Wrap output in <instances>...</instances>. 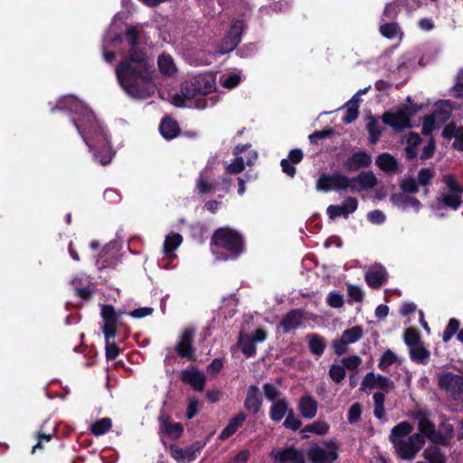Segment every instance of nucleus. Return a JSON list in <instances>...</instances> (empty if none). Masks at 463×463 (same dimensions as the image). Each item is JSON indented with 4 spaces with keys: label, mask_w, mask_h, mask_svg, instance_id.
Masks as SVG:
<instances>
[{
    "label": "nucleus",
    "mask_w": 463,
    "mask_h": 463,
    "mask_svg": "<svg viewBox=\"0 0 463 463\" xmlns=\"http://www.w3.org/2000/svg\"><path fill=\"white\" fill-rule=\"evenodd\" d=\"M397 359V356L391 350H387L382 355L378 366L382 370L387 369L390 365H392Z\"/></svg>",
    "instance_id": "5fc2aeb1"
},
{
    "label": "nucleus",
    "mask_w": 463,
    "mask_h": 463,
    "mask_svg": "<svg viewBox=\"0 0 463 463\" xmlns=\"http://www.w3.org/2000/svg\"><path fill=\"white\" fill-rule=\"evenodd\" d=\"M442 180L446 185L447 191L439 195L433 208L439 210L443 207H449L453 210H457L462 203L461 195L463 194V186L457 182L455 176L452 175H445Z\"/></svg>",
    "instance_id": "423d86ee"
},
{
    "label": "nucleus",
    "mask_w": 463,
    "mask_h": 463,
    "mask_svg": "<svg viewBox=\"0 0 463 463\" xmlns=\"http://www.w3.org/2000/svg\"><path fill=\"white\" fill-rule=\"evenodd\" d=\"M439 387L448 398L457 400L463 393V376L451 373H442L438 377Z\"/></svg>",
    "instance_id": "9b49d317"
},
{
    "label": "nucleus",
    "mask_w": 463,
    "mask_h": 463,
    "mask_svg": "<svg viewBox=\"0 0 463 463\" xmlns=\"http://www.w3.org/2000/svg\"><path fill=\"white\" fill-rule=\"evenodd\" d=\"M373 415L379 419L383 420L385 417V409H384V402L385 396L382 392H377L373 396Z\"/></svg>",
    "instance_id": "58836bf2"
},
{
    "label": "nucleus",
    "mask_w": 463,
    "mask_h": 463,
    "mask_svg": "<svg viewBox=\"0 0 463 463\" xmlns=\"http://www.w3.org/2000/svg\"><path fill=\"white\" fill-rule=\"evenodd\" d=\"M246 415L243 412L238 413L234 418L231 419L227 426L221 432L219 439L222 440L229 439L232 436L238 428L245 421Z\"/></svg>",
    "instance_id": "c85d7f7f"
},
{
    "label": "nucleus",
    "mask_w": 463,
    "mask_h": 463,
    "mask_svg": "<svg viewBox=\"0 0 463 463\" xmlns=\"http://www.w3.org/2000/svg\"><path fill=\"white\" fill-rule=\"evenodd\" d=\"M413 112L409 107L402 106L395 110L385 112L383 115V121L394 130L401 131L411 127V118Z\"/></svg>",
    "instance_id": "1a4fd4ad"
},
{
    "label": "nucleus",
    "mask_w": 463,
    "mask_h": 463,
    "mask_svg": "<svg viewBox=\"0 0 463 463\" xmlns=\"http://www.w3.org/2000/svg\"><path fill=\"white\" fill-rule=\"evenodd\" d=\"M453 434V427L449 423H442L439 430L436 431V439L434 443L446 444L449 442Z\"/></svg>",
    "instance_id": "a19ab883"
},
{
    "label": "nucleus",
    "mask_w": 463,
    "mask_h": 463,
    "mask_svg": "<svg viewBox=\"0 0 463 463\" xmlns=\"http://www.w3.org/2000/svg\"><path fill=\"white\" fill-rule=\"evenodd\" d=\"M326 302L332 307H340L344 304L342 295L336 291H332L328 294Z\"/></svg>",
    "instance_id": "680f3d73"
},
{
    "label": "nucleus",
    "mask_w": 463,
    "mask_h": 463,
    "mask_svg": "<svg viewBox=\"0 0 463 463\" xmlns=\"http://www.w3.org/2000/svg\"><path fill=\"white\" fill-rule=\"evenodd\" d=\"M239 345L241 352L247 356L250 357L255 354L256 347L255 343L250 339V335H241L239 338Z\"/></svg>",
    "instance_id": "37998d69"
},
{
    "label": "nucleus",
    "mask_w": 463,
    "mask_h": 463,
    "mask_svg": "<svg viewBox=\"0 0 463 463\" xmlns=\"http://www.w3.org/2000/svg\"><path fill=\"white\" fill-rule=\"evenodd\" d=\"M378 183L373 172H362L354 177H348V190L354 193L372 190Z\"/></svg>",
    "instance_id": "dca6fc26"
},
{
    "label": "nucleus",
    "mask_w": 463,
    "mask_h": 463,
    "mask_svg": "<svg viewBox=\"0 0 463 463\" xmlns=\"http://www.w3.org/2000/svg\"><path fill=\"white\" fill-rule=\"evenodd\" d=\"M241 75L240 72H232L222 77L221 82L226 89H233L241 81Z\"/></svg>",
    "instance_id": "de8ad7c7"
},
{
    "label": "nucleus",
    "mask_w": 463,
    "mask_h": 463,
    "mask_svg": "<svg viewBox=\"0 0 463 463\" xmlns=\"http://www.w3.org/2000/svg\"><path fill=\"white\" fill-rule=\"evenodd\" d=\"M401 189L404 193L416 194L419 191V184L412 177L404 178L400 184Z\"/></svg>",
    "instance_id": "3c124183"
},
{
    "label": "nucleus",
    "mask_w": 463,
    "mask_h": 463,
    "mask_svg": "<svg viewBox=\"0 0 463 463\" xmlns=\"http://www.w3.org/2000/svg\"><path fill=\"white\" fill-rule=\"evenodd\" d=\"M55 109H68L79 114L72 120L90 151L93 153L94 160L103 165L110 163L114 151L109 138L102 125L83 102L72 95L65 96L59 99L57 107L52 109V111Z\"/></svg>",
    "instance_id": "f03ea898"
},
{
    "label": "nucleus",
    "mask_w": 463,
    "mask_h": 463,
    "mask_svg": "<svg viewBox=\"0 0 463 463\" xmlns=\"http://www.w3.org/2000/svg\"><path fill=\"white\" fill-rule=\"evenodd\" d=\"M410 354L412 360L420 363H425L430 356L429 351L421 344L410 348Z\"/></svg>",
    "instance_id": "c03bdc74"
},
{
    "label": "nucleus",
    "mask_w": 463,
    "mask_h": 463,
    "mask_svg": "<svg viewBox=\"0 0 463 463\" xmlns=\"http://www.w3.org/2000/svg\"><path fill=\"white\" fill-rule=\"evenodd\" d=\"M119 354L118 347L114 344L110 343V340H106V356L109 360L115 359Z\"/></svg>",
    "instance_id": "774afa93"
},
{
    "label": "nucleus",
    "mask_w": 463,
    "mask_h": 463,
    "mask_svg": "<svg viewBox=\"0 0 463 463\" xmlns=\"http://www.w3.org/2000/svg\"><path fill=\"white\" fill-rule=\"evenodd\" d=\"M243 22L236 21L231 27L228 38H231V43L228 46V50H234L241 41V35L243 31Z\"/></svg>",
    "instance_id": "e433bc0d"
},
{
    "label": "nucleus",
    "mask_w": 463,
    "mask_h": 463,
    "mask_svg": "<svg viewBox=\"0 0 463 463\" xmlns=\"http://www.w3.org/2000/svg\"><path fill=\"white\" fill-rule=\"evenodd\" d=\"M367 219L373 224H382L385 222V214L380 210H374L367 213Z\"/></svg>",
    "instance_id": "e2e57ef3"
},
{
    "label": "nucleus",
    "mask_w": 463,
    "mask_h": 463,
    "mask_svg": "<svg viewBox=\"0 0 463 463\" xmlns=\"http://www.w3.org/2000/svg\"><path fill=\"white\" fill-rule=\"evenodd\" d=\"M160 133L165 139H173L179 134V127L176 121L165 118L160 124Z\"/></svg>",
    "instance_id": "2f4dec72"
},
{
    "label": "nucleus",
    "mask_w": 463,
    "mask_h": 463,
    "mask_svg": "<svg viewBox=\"0 0 463 463\" xmlns=\"http://www.w3.org/2000/svg\"><path fill=\"white\" fill-rule=\"evenodd\" d=\"M202 449L203 446L199 444H194L184 449L172 446L170 451L173 458L178 463H190L197 458Z\"/></svg>",
    "instance_id": "6ab92c4d"
},
{
    "label": "nucleus",
    "mask_w": 463,
    "mask_h": 463,
    "mask_svg": "<svg viewBox=\"0 0 463 463\" xmlns=\"http://www.w3.org/2000/svg\"><path fill=\"white\" fill-rule=\"evenodd\" d=\"M101 317L104 322L102 331L105 340H110L116 335V330L119 324L120 313H116L112 306L106 305L101 307Z\"/></svg>",
    "instance_id": "2eb2a0df"
},
{
    "label": "nucleus",
    "mask_w": 463,
    "mask_h": 463,
    "mask_svg": "<svg viewBox=\"0 0 463 463\" xmlns=\"http://www.w3.org/2000/svg\"><path fill=\"white\" fill-rule=\"evenodd\" d=\"M204 175L205 172H202L196 183V189L201 194L210 193L213 189L212 184L208 182Z\"/></svg>",
    "instance_id": "13d9d810"
},
{
    "label": "nucleus",
    "mask_w": 463,
    "mask_h": 463,
    "mask_svg": "<svg viewBox=\"0 0 463 463\" xmlns=\"http://www.w3.org/2000/svg\"><path fill=\"white\" fill-rule=\"evenodd\" d=\"M367 128L371 143H376L382 134L383 128L377 121L373 120L370 123H368Z\"/></svg>",
    "instance_id": "603ef678"
},
{
    "label": "nucleus",
    "mask_w": 463,
    "mask_h": 463,
    "mask_svg": "<svg viewBox=\"0 0 463 463\" xmlns=\"http://www.w3.org/2000/svg\"><path fill=\"white\" fill-rule=\"evenodd\" d=\"M387 278V272L383 267H374L365 274L367 284L373 288H379Z\"/></svg>",
    "instance_id": "cd10ccee"
},
{
    "label": "nucleus",
    "mask_w": 463,
    "mask_h": 463,
    "mask_svg": "<svg viewBox=\"0 0 463 463\" xmlns=\"http://www.w3.org/2000/svg\"><path fill=\"white\" fill-rule=\"evenodd\" d=\"M234 159L227 165L226 172L228 174H240L246 165L254 164L258 157V153L251 148L250 144L238 145L233 150Z\"/></svg>",
    "instance_id": "0eeeda50"
},
{
    "label": "nucleus",
    "mask_w": 463,
    "mask_h": 463,
    "mask_svg": "<svg viewBox=\"0 0 463 463\" xmlns=\"http://www.w3.org/2000/svg\"><path fill=\"white\" fill-rule=\"evenodd\" d=\"M411 417L417 421L418 434H421L425 439H428L434 443L436 439V427L435 424L430 420V412L426 409H418L414 411Z\"/></svg>",
    "instance_id": "4468645a"
},
{
    "label": "nucleus",
    "mask_w": 463,
    "mask_h": 463,
    "mask_svg": "<svg viewBox=\"0 0 463 463\" xmlns=\"http://www.w3.org/2000/svg\"><path fill=\"white\" fill-rule=\"evenodd\" d=\"M215 74L207 72L195 76L192 80L185 81L181 87V94L172 97L175 107H190L203 109L213 107L217 102L216 95L208 97L215 90Z\"/></svg>",
    "instance_id": "7ed1b4c3"
},
{
    "label": "nucleus",
    "mask_w": 463,
    "mask_h": 463,
    "mask_svg": "<svg viewBox=\"0 0 463 463\" xmlns=\"http://www.w3.org/2000/svg\"><path fill=\"white\" fill-rule=\"evenodd\" d=\"M194 335V330L193 328H186L181 334L175 348L180 356L189 359L193 358L194 353V349L192 345Z\"/></svg>",
    "instance_id": "aec40b11"
},
{
    "label": "nucleus",
    "mask_w": 463,
    "mask_h": 463,
    "mask_svg": "<svg viewBox=\"0 0 463 463\" xmlns=\"http://www.w3.org/2000/svg\"><path fill=\"white\" fill-rule=\"evenodd\" d=\"M263 390L266 398L271 402L284 399V397L281 396L279 390L272 384L266 383L263 386Z\"/></svg>",
    "instance_id": "8fccbe9b"
},
{
    "label": "nucleus",
    "mask_w": 463,
    "mask_h": 463,
    "mask_svg": "<svg viewBox=\"0 0 463 463\" xmlns=\"http://www.w3.org/2000/svg\"><path fill=\"white\" fill-rule=\"evenodd\" d=\"M348 295L354 301L356 302H360L364 298V291L362 288L355 285L348 286Z\"/></svg>",
    "instance_id": "0e129e2a"
},
{
    "label": "nucleus",
    "mask_w": 463,
    "mask_h": 463,
    "mask_svg": "<svg viewBox=\"0 0 463 463\" xmlns=\"http://www.w3.org/2000/svg\"><path fill=\"white\" fill-rule=\"evenodd\" d=\"M338 444L335 440H329L323 446L313 445L307 456L313 463H332L338 458Z\"/></svg>",
    "instance_id": "6e6552de"
},
{
    "label": "nucleus",
    "mask_w": 463,
    "mask_h": 463,
    "mask_svg": "<svg viewBox=\"0 0 463 463\" xmlns=\"http://www.w3.org/2000/svg\"><path fill=\"white\" fill-rule=\"evenodd\" d=\"M423 457L429 463H445L444 456L436 447L426 449L423 452Z\"/></svg>",
    "instance_id": "a18cd8bd"
},
{
    "label": "nucleus",
    "mask_w": 463,
    "mask_h": 463,
    "mask_svg": "<svg viewBox=\"0 0 463 463\" xmlns=\"http://www.w3.org/2000/svg\"><path fill=\"white\" fill-rule=\"evenodd\" d=\"M358 117V105L354 102H347L345 115L343 120L346 124H350Z\"/></svg>",
    "instance_id": "864d4df0"
},
{
    "label": "nucleus",
    "mask_w": 463,
    "mask_h": 463,
    "mask_svg": "<svg viewBox=\"0 0 463 463\" xmlns=\"http://www.w3.org/2000/svg\"><path fill=\"white\" fill-rule=\"evenodd\" d=\"M329 430V425L323 420H317L305 428L301 430V434L303 439H307L308 432H313L317 435H324L326 434Z\"/></svg>",
    "instance_id": "f704fd0d"
},
{
    "label": "nucleus",
    "mask_w": 463,
    "mask_h": 463,
    "mask_svg": "<svg viewBox=\"0 0 463 463\" xmlns=\"http://www.w3.org/2000/svg\"><path fill=\"white\" fill-rule=\"evenodd\" d=\"M362 413V407L359 403L353 404L348 411V420L354 423L360 418Z\"/></svg>",
    "instance_id": "338daca9"
},
{
    "label": "nucleus",
    "mask_w": 463,
    "mask_h": 463,
    "mask_svg": "<svg viewBox=\"0 0 463 463\" xmlns=\"http://www.w3.org/2000/svg\"><path fill=\"white\" fill-rule=\"evenodd\" d=\"M112 427V421L109 418H102L95 421L90 428L92 434L100 436L107 433Z\"/></svg>",
    "instance_id": "ea45409f"
},
{
    "label": "nucleus",
    "mask_w": 463,
    "mask_h": 463,
    "mask_svg": "<svg viewBox=\"0 0 463 463\" xmlns=\"http://www.w3.org/2000/svg\"><path fill=\"white\" fill-rule=\"evenodd\" d=\"M329 375L335 383H340L345 377V371L343 365L333 364L329 369Z\"/></svg>",
    "instance_id": "6e6d98bb"
},
{
    "label": "nucleus",
    "mask_w": 463,
    "mask_h": 463,
    "mask_svg": "<svg viewBox=\"0 0 463 463\" xmlns=\"http://www.w3.org/2000/svg\"><path fill=\"white\" fill-rule=\"evenodd\" d=\"M262 398L260 390L255 385H250L248 389L247 397L244 402V407L250 412L255 414L261 407Z\"/></svg>",
    "instance_id": "5701e85b"
},
{
    "label": "nucleus",
    "mask_w": 463,
    "mask_h": 463,
    "mask_svg": "<svg viewBox=\"0 0 463 463\" xmlns=\"http://www.w3.org/2000/svg\"><path fill=\"white\" fill-rule=\"evenodd\" d=\"M298 410L304 418L313 419L317 411V402L312 396L305 395L299 400Z\"/></svg>",
    "instance_id": "bb28decb"
},
{
    "label": "nucleus",
    "mask_w": 463,
    "mask_h": 463,
    "mask_svg": "<svg viewBox=\"0 0 463 463\" xmlns=\"http://www.w3.org/2000/svg\"><path fill=\"white\" fill-rule=\"evenodd\" d=\"M372 164L371 156L364 151L353 154L344 165L350 171H356L362 167H368Z\"/></svg>",
    "instance_id": "4be33fe9"
},
{
    "label": "nucleus",
    "mask_w": 463,
    "mask_h": 463,
    "mask_svg": "<svg viewBox=\"0 0 463 463\" xmlns=\"http://www.w3.org/2000/svg\"><path fill=\"white\" fill-rule=\"evenodd\" d=\"M159 434L162 439L167 437L171 439H177L184 432V428L179 422H173L170 418L162 413L159 418Z\"/></svg>",
    "instance_id": "f3484780"
},
{
    "label": "nucleus",
    "mask_w": 463,
    "mask_h": 463,
    "mask_svg": "<svg viewBox=\"0 0 463 463\" xmlns=\"http://www.w3.org/2000/svg\"><path fill=\"white\" fill-rule=\"evenodd\" d=\"M182 379L197 391H202L205 384L204 374L196 369L184 371L182 373Z\"/></svg>",
    "instance_id": "a878e982"
},
{
    "label": "nucleus",
    "mask_w": 463,
    "mask_h": 463,
    "mask_svg": "<svg viewBox=\"0 0 463 463\" xmlns=\"http://www.w3.org/2000/svg\"><path fill=\"white\" fill-rule=\"evenodd\" d=\"M183 242V237L177 232L168 233L164 241L162 253L163 257L158 260V266L165 269H174L171 265L172 260L176 258L175 251Z\"/></svg>",
    "instance_id": "9d476101"
},
{
    "label": "nucleus",
    "mask_w": 463,
    "mask_h": 463,
    "mask_svg": "<svg viewBox=\"0 0 463 463\" xmlns=\"http://www.w3.org/2000/svg\"><path fill=\"white\" fill-rule=\"evenodd\" d=\"M393 387L394 383L390 378L381 374L368 373L362 381L360 391L369 392L373 389H378L382 391V392H389Z\"/></svg>",
    "instance_id": "ddd939ff"
},
{
    "label": "nucleus",
    "mask_w": 463,
    "mask_h": 463,
    "mask_svg": "<svg viewBox=\"0 0 463 463\" xmlns=\"http://www.w3.org/2000/svg\"><path fill=\"white\" fill-rule=\"evenodd\" d=\"M364 335V329L361 326H354L351 328L345 329L342 335L341 339L347 345L358 342Z\"/></svg>",
    "instance_id": "72a5a7b5"
},
{
    "label": "nucleus",
    "mask_w": 463,
    "mask_h": 463,
    "mask_svg": "<svg viewBox=\"0 0 463 463\" xmlns=\"http://www.w3.org/2000/svg\"><path fill=\"white\" fill-rule=\"evenodd\" d=\"M421 138L416 133H411L407 138V146L405 148L408 158H414L417 156V146L420 144Z\"/></svg>",
    "instance_id": "79ce46f5"
},
{
    "label": "nucleus",
    "mask_w": 463,
    "mask_h": 463,
    "mask_svg": "<svg viewBox=\"0 0 463 463\" xmlns=\"http://www.w3.org/2000/svg\"><path fill=\"white\" fill-rule=\"evenodd\" d=\"M358 207V202L354 197H347L344 200L342 205L331 204L326 209V213L331 220L339 216L348 217L354 213Z\"/></svg>",
    "instance_id": "a211bd4d"
},
{
    "label": "nucleus",
    "mask_w": 463,
    "mask_h": 463,
    "mask_svg": "<svg viewBox=\"0 0 463 463\" xmlns=\"http://www.w3.org/2000/svg\"><path fill=\"white\" fill-rule=\"evenodd\" d=\"M316 189L319 192L346 191L348 190V176L339 172L323 174L317 181Z\"/></svg>",
    "instance_id": "f8f14e48"
},
{
    "label": "nucleus",
    "mask_w": 463,
    "mask_h": 463,
    "mask_svg": "<svg viewBox=\"0 0 463 463\" xmlns=\"http://www.w3.org/2000/svg\"><path fill=\"white\" fill-rule=\"evenodd\" d=\"M270 455L279 463H305L303 454L293 448L273 450Z\"/></svg>",
    "instance_id": "412c9836"
},
{
    "label": "nucleus",
    "mask_w": 463,
    "mask_h": 463,
    "mask_svg": "<svg viewBox=\"0 0 463 463\" xmlns=\"http://www.w3.org/2000/svg\"><path fill=\"white\" fill-rule=\"evenodd\" d=\"M211 249L217 260H233L242 253L243 240L241 235L232 229L220 228L212 237Z\"/></svg>",
    "instance_id": "39448f33"
},
{
    "label": "nucleus",
    "mask_w": 463,
    "mask_h": 463,
    "mask_svg": "<svg viewBox=\"0 0 463 463\" xmlns=\"http://www.w3.org/2000/svg\"><path fill=\"white\" fill-rule=\"evenodd\" d=\"M362 363V359L357 355H351L345 357L342 360L343 367L348 370L356 369Z\"/></svg>",
    "instance_id": "052dcab7"
},
{
    "label": "nucleus",
    "mask_w": 463,
    "mask_h": 463,
    "mask_svg": "<svg viewBox=\"0 0 463 463\" xmlns=\"http://www.w3.org/2000/svg\"><path fill=\"white\" fill-rule=\"evenodd\" d=\"M437 112L432 115L427 116L423 118L422 122V134L428 136L438 127L436 122Z\"/></svg>",
    "instance_id": "09e8293b"
},
{
    "label": "nucleus",
    "mask_w": 463,
    "mask_h": 463,
    "mask_svg": "<svg viewBox=\"0 0 463 463\" xmlns=\"http://www.w3.org/2000/svg\"><path fill=\"white\" fill-rule=\"evenodd\" d=\"M157 66L159 71L167 77L174 76L177 71L174 59L169 54H161L157 59Z\"/></svg>",
    "instance_id": "c756f323"
},
{
    "label": "nucleus",
    "mask_w": 463,
    "mask_h": 463,
    "mask_svg": "<svg viewBox=\"0 0 463 463\" xmlns=\"http://www.w3.org/2000/svg\"><path fill=\"white\" fill-rule=\"evenodd\" d=\"M412 431L413 426L408 421L400 422L391 430L389 439L400 459H413L425 444L423 436Z\"/></svg>",
    "instance_id": "20e7f679"
},
{
    "label": "nucleus",
    "mask_w": 463,
    "mask_h": 463,
    "mask_svg": "<svg viewBox=\"0 0 463 463\" xmlns=\"http://www.w3.org/2000/svg\"><path fill=\"white\" fill-rule=\"evenodd\" d=\"M404 341L409 345L410 348L413 347L416 345L420 344L419 342V335L418 334L411 329L406 330L404 334Z\"/></svg>",
    "instance_id": "69168bd1"
},
{
    "label": "nucleus",
    "mask_w": 463,
    "mask_h": 463,
    "mask_svg": "<svg viewBox=\"0 0 463 463\" xmlns=\"http://www.w3.org/2000/svg\"><path fill=\"white\" fill-rule=\"evenodd\" d=\"M380 32L383 36L389 39H401L402 32L396 23L382 22Z\"/></svg>",
    "instance_id": "c9c22d12"
},
{
    "label": "nucleus",
    "mask_w": 463,
    "mask_h": 463,
    "mask_svg": "<svg viewBox=\"0 0 463 463\" xmlns=\"http://www.w3.org/2000/svg\"><path fill=\"white\" fill-rule=\"evenodd\" d=\"M237 299L233 296L223 298L221 311L225 317H232L235 313Z\"/></svg>",
    "instance_id": "49530a36"
},
{
    "label": "nucleus",
    "mask_w": 463,
    "mask_h": 463,
    "mask_svg": "<svg viewBox=\"0 0 463 463\" xmlns=\"http://www.w3.org/2000/svg\"><path fill=\"white\" fill-rule=\"evenodd\" d=\"M124 19V14H117L113 17L103 38V58L110 63L115 59L111 49L127 50L115 70L118 82L128 96L145 99L155 91L153 62L139 46V33L136 27H128L124 35L119 33L118 23Z\"/></svg>",
    "instance_id": "f257e3e1"
},
{
    "label": "nucleus",
    "mask_w": 463,
    "mask_h": 463,
    "mask_svg": "<svg viewBox=\"0 0 463 463\" xmlns=\"http://www.w3.org/2000/svg\"><path fill=\"white\" fill-rule=\"evenodd\" d=\"M390 200L394 206L402 210H406L411 207L416 212H418L421 205L419 200H417L414 197L409 196L403 193L392 194Z\"/></svg>",
    "instance_id": "b1692460"
},
{
    "label": "nucleus",
    "mask_w": 463,
    "mask_h": 463,
    "mask_svg": "<svg viewBox=\"0 0 463 463\" xmlns=\"http://www.w3.org/2000/svg\"><path fill=\"white\" fill-rule=\"evenodd\" d=\"M303 312L299 309H294L288 312L282 319L280 326L284 332H289L301 326L303 322Z\"/></svg>",
    "instance_id": "393cba45"
},
{
    "label": "nucleus",
    "mask_w": 463,
    "mask_h": 463,
    "mask_svg": "<svg viewBox=\"0 0 463 463\" xmlns=\"http://www.w3.org/2000/svg\"><path fill=\"white\" fill-rule=\"evenodd\" d=\"M288 404L286 399H282L277 402H272L270 407L269 416L270 419L274 421L281 420L285 416L288 415Z\"/></svg>",
    "instance_id": "7c9ffc66"
},
{
    "label": "nucleus",
    "mask_w": 463,
    "mask_h": 463,
    "mask_svg": "<svg viewBox=\"0 0 463 463\" xmlns=\"http://www.w3.org/2000/svg\"><path fill=\"white\" fill-rule=\"evenodd\" d=\"M284 426L292 430H297L301 426V420L295 416L292 411H289L288 415L286 416Z\"/></svg>",
    "instance_id": "bf43d9fd"
},
{
    "label": "nucleus",
    "mask_w": 463,
    "mask_h": 463,
    "mask_svg": "<svg viewBox=\"0 0 463 463\" xmlns=\"http://www.w3.org/2000/svg\"><path fill=\"white\" fill-rule=\"evenodd\" d=\"M307 341L308 348L313 354L317 356L322 355L326 346V341L322 336L310 334L307 335Z\"/></svg>",
    "instance_id": "473e14b6"
},
{
    "label": "nucleus",
    "mask_w": 463,
    "mask_h": 463,
    "mask_svg": "<svg viewBox=\"0 0 463 463\" xmlns=\"http://www.w3.org/2000/svg\"><path fill=\"white\" fill-rule=\"evenodd\" d=\"M376 165L385 172H393L397 167L396 159L388 153L381 154L376 158Z\"/></svg>",
    "instance_id": "4c0bfd02"
},
{
    "label": "nucleus",
    "mask_w": 463,
    "mask_h": 463,
    "mask_svg": "<svg viewBox=\"0 0 463 463\" xmlns=\"http://www.w3.org/2000/svg\"><path fill=\"white\" fill-rule=\"evenodd\" d=\"M434 177V171L431 168H422L417 176L418 184L427 185Z\"/></svg>",
    "instance_id": "4d7b16f0"
}]
</instances>
